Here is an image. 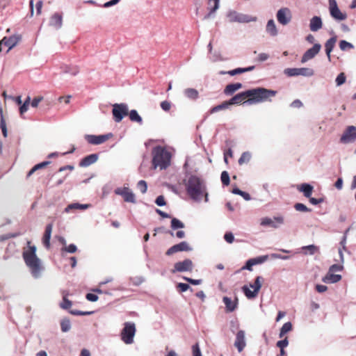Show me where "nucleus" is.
Listing matches in <instances>:
<instances>
[{
    "instance_id": "nucleus-1",
    "label": "nucleus",
    "mask_w": 356,
    "mask_h": 356,
    "mask_svg": "<svg viewBox=\"0 0 356 356\" xmlns=\"http://www.w3.org/2000/svg\"><path fill=\"white\" fill-rule=\"evenodd\" d=\"M276 93L275 90L257 88L238 93L228 101L231 106L243 103L254 104L268 100L269 98L275 96Z\"/></svg>"
},
{
    "instance_id": "nucleus-2",
    "label": "nucleus",
    "mask_w": 356,
    "mask_h": 356,
    "mask_svg": "<svg viewBox=\"0 0 356 356\" xmlns=\"http://www.w3.org/2000/svg\"><path fill=\"white\" fill-rule=\"evenodd\" d=\"M186 190L191 199L199 201L204 197L205 201H208L207 187L202 178L196 175H191L186 184Z\"/></svg>"
},
{
    "instance_id": "nucleus-3",
    "label": "nucleus",
    "mask_w": 356,
    "mask_h": 356,
    "mask_svg": "<svg viewBox=\"0 0 356 356\" xmlns=\"http://www.w3.org/2000/svg\"><path fill=\"white\" fill-rule=\"evenodd\" d=\"M35 252L36 247L31 245V242L28 241L27 246L24 248L22 256L32 276L34 278H38L41 276L42 267L40 260L38 258Z\"/></svg>"
},
{
    "instance_id": "nucleus-4",
    "label": "nucleus",
    "mask_w": 356,
    "mask_h": 356,
    "mask_svg": "<svg viewBox=\"0 0 356 356\" xmlns=\"http://www.w3.org/2000/svg\"><path fill=\"white\" fill-rule=\"evenodd\" d=\"M152 165L154 168L161 170L167 168L170 164L171 154L166 148L161 146H156L152 152Z\"/></svg>"
},
{
    "instance_id": "nucleus-5",
    "label": "nucleus",
    "mask_w": 356,
    "mask_h": 356,
    "mask_svg": "<svg viewBox=\"0 0 356 356\" xmlns=\"http://www.w3.org/2000/svg\"><path fill=\"white\" fill-rule=\"evenodd\" d=\"M263 281L264 278L262 277L257 276L253 284H250L249 286L244 285L242 287V291L247 298L254 299L258 296L261 288Z\"/></svg>"
},
{
    "instance_id": "nucleus-6",
    "label": "nucleus",
    "mask_w": 356,
    "mask_h": 356,
    "mask_svg": "<svg viewBox=\"0 0 356 356\" xmlns=\"http://www.w3.org/2000/svg\"><path fill=\"white\" fill-rule=\"evenodd\" d=\"M136 325L132 322H126L121 331L120 336L122 341L126 344H131L136 334Z\"/></svg>"
},
{
    "instance_id": "nucleus-7",
    "label": "nucleus",
    "mask_w": 356,
    "mask_h": 356,
    "mask_svg": "<svg viewBox=\"0 0 356 356\" xmlns=\"http://www.w3.org/2000/svg\"><path fill=\"white\" fill-rule=\"evenodd\" d=\"M227 17L229 22L248 23L256 21L255 17H251L247 15L239 13L236 11H230L228 13Z\"/></svg>"
},
{
    "instance_id": "nucleus-8",
    "label": "nucleus",
    "mask_w": 356,
    "mask_h": 356,
    "mask_svg": "<svg viewBox=\"0 0 356 356\" xmlns=\"http://www.w3.org/2000/svg\"><path fill=\"white\" fill-rule=\"evenodd\" d=\"M128 106L125 104H115L113 105L112 113L115 122H120L124 116L128 115Z\"/></svg>"
},
{
    "instance_id": "nucleus-9",
    "label": "nucleus",
    "mask_w": 356,
    "mask_h": 356,
    "mask_svg": "<svg viewBox=\"0 0 356 356\" xmlns=\"http://www.w3.org/2000/svg\"><path fill=\"white\" fill-rule=\"evenodd\" d=\"M114 193L122 196L124 202L136 203L135 195L128 186L118 187L115 189Z\"/></svg>"
},
{
    "instance_id": "nucleus-10",
    "label": "nucleus",
    "mask_w": 356,
    "mask_h": 356,
    "mask_svg": "<svg viewBox=\"0 0 356 356\" xmlns=\"http://www.w3.org/2000/svg\"><path fill=\"white\" fill-rule=\"evenodd\" d=\"M112 137H113V134L111 133L104 134V135H99V136H96V135H86L85 136V138L87 140V142L91 145L102 144V143H105L106 141H107L108 140H109Z\"/></svg>"
},
{
    "instance_id": "nucleus-11",
    "label": "nucleus",
    "mask_w": 356,
    "mask_h": 356,
    "mask_svg": "<svg viewBox=\"0 0 356 356\" xmlns=\"http://www.w3.org/2000/svg\"><path fill=\"white\" fill-rule=\"evenodd\" d=\"M356 139V127L348 126L342 134L340 142L344 144L354 142Z\"/></svg>"
},
{
    "instance_id": "nucleus-12",
    "label": "nucleus",
    "mask_w": 356,
    "mask_h": 356,
    "mask_svg": "<svg viewBox=\"0 0 356 356\" xmlns=\"http://www.w3.org/2000/svg\"><path fill=\"white\" fill-rule=\"evenodd\" d=\"M284 218L283 216H276L273 218H264L261 220V225L263 226H269L273 228H278L281 225L284 224Z\"/></svg>"
},
{
    "instance_id": "nucleus-13",
    "label": "nucleus",
    "mask_w": 356,
    "mask_h": 356,
    "mask_svg": "<svg viewBox=\"0 0 356 356\" xmlns=\"http://www.w3.org/2000/svg\"><path fill=\"white\" fill-rule=\"evenodd\" d=\"M193 267V262L191 259H186L182 261H179L175 264L174 268L172 273L191 271Z\"/></svg>"
},
{
    "instance_id": "nucleus-14",
    "label": "nucleus",
    "mask_w": 356,
    "mask_h": 356,
    "mask_svg": "<svg viewBox=\"0 0 356 356\" xmlns=\"http://www.w3.org/2000/svg\"><path fill=\"white\" fill-rule=\"evenodd\" d=\"M284 74L288 76H295L298 75L312 76L313 70L309 68H286L284 70Z\"/></svg>"
},
{
    "instance_id": "nucleus-15",
    "label": "nucleus",
    "mask_w": 356,
    "mask_h": 356,
    "mask_svg": "<svg viewBox=\"0 0 356 356\" xmlns=\"http://www.w3.org/2000/svg\"><path fill=\"white\" fill-rule=\"evenodd\" d=\"M277 19L282 25H286L291 19V13L288 8H282L277 13Z\"/></svg>"
},
{
    "instance_id": "nucleus-16",
    "label": "nucleus",
    "mask_w": 356,
    "mask_h": 356,
    "mask_svg": "<svg viewBox=\"0 0 356 356\" xmlns=\"http://www.w3.org/2000/svg\"><path fill=\"white\" fill-rule=\"evenodd\" d=\"M330 12L332 17L337 20H344L346 19V14L342 13L339 9L335 0H329Z\"/></svg>"
},
{
    "instance_id": "nucleus-17",
    "label": "nucleus",
    "mask_w": 356,
    "mask_h": 356,
    "mask_svg": "<svg viewBox=\"0 0 356 356\" xmlns=\"http://www.w3.org/2000/svg\"><path fill=\"white\" fill-rule=\"evenodd\" d=\"M191 248L186 241H182L178 244L172 245L165 252V254L170 256L175 253L181 251H190Z\"/></svg>"
},
{
    "instance_id": "nucleus-18",
    "label": "nucleus",
    "mask_w": 356,
    "mask_h": 356,
    "mask_svg": "<svg viewBox=\"0 0 356 356\" xmlns=\"http://www.w3.org/2000/svg\"><path fill=\"white\" fill-rule=\"evenodd\" d=\"M321 48L320 44H315L312 48L309 49L303 54L302 57V63H305L312 58H313L316 54H318Z\"/></svg>"
},
{
    "instance_id": "nucleus-19",
    "label": "nucleus",
    "mask_w": 356,
    "mask_h": 356,
    "mask_svg": "<svg viewBox=\"0 0 356 356\" xmlns=\"http://www.w3.org/2000/svg\"><path fill=\"white\" fill-rule=\"evenodd\" d=\"M245 346V332L243 330H239L236 335L234 346L237 348L238 351L241 353L243 351Z\"/></svg>"
},
{
    "instance_id": "nucleus-20",
    "label": "nucleus",
    "mask_w": 356,
    "mask_h": 356,
    "mask_svg": "<svg viewBox=\"0 0 356 356\" xmlns=\"http://www.w3.org/2000/svg\"><path fill=\"white\" fill-rule=\"evenodd\" d=\"M20 36L19 35H12L9 38L4 37L1 40V44H3V45L8 47V51L10 50L12 48H13L19 41Z\"/></svg>"
},
{
    "instance_id": "nucleus-21",
    "label": "nucleus",
    "mask_w": 356,
    "mask_h": 356,
    "mask_svg": "<svg viewBox=\"0 0 356 356\" xmlns=\"http://www.w3.org/2000/svg\"><path fill=\"white\" fill-rule=\"evenodd\" d=\"M98 159V156L96 154H92L88 156H85L82 159L79 163V166L81 167H88L93 163H95Z\"/></svg>"
},
{
    "instance_id": "nucleus-22",
    "label": "nucleus",
    "mask_w": 356,
    "mask_h": 356,
    "mask_svg": "<svg viewBox=\"0 0 356 356\" xmlns=\"http://www.w3.org/2000/svg\"><path fill=\"white\" fill-rule=\"evenodd\" d=\"M242 86L241 83H230L225 86L223 92L225 95H232L236 91L241 89Z\"/></svg>"
},
{
    "instance_id": "nucleus-23",
    "label": "nucleus",
    "mask_w": 356,
    "mask_h": 356,
    "mask_svg": "<svg viewBox=\"0 0 356 356\" xmlns=\"http://www.w3.org/2000/svg\"><path fill=\"white\" fill-rule=\"evenodd\" d=\"M254 69V66H250V67H244V68L238 67V68H236V69H234V70H230V71H228V72L220 71L219 72V74H229L231 76H234V75H236V74H241V73H243V72L252 71Z\"/></svg>"
},
{
    "instance_id": "nucleus-24",
    "label": "nucleus",
    "mask_w": 356,
    "mask_h": 356,
    "mask_svg": "<svg viewBox=\"0 0 356 356\" xmlns=\"http://www.w3.org/2000/svg\"><path fill=\"white\" fill-rule=\"evenodd\" d=\"M49 26L58 29L62 26V15L59 13H55L50 19Z\"/></svg>"
},
{
    "instance_id": "nucleus-25",
    "label": "nucleus",
    "mask_w": 356,
    "mask_h": 356,
    "mask_svg": "<svg viewBox=\"0 0 356 356\" xmlns=\"http://www.w3.org/2000/svg\"><path fill=\"white\" fill-rule=\"evenodd\" d=\"M341 280V275L334 274V273L328 271L327 275L322 279L325 283H337Z\"/></svg>"
},
{
    "instance_id": "nucleus-26",
    "label": "nucleus",
    "mask_w": 356,
    "mask_h": 356,
    "mask_svg": "<svg viewBox=\"0 0 356 356\" xmlns=\"http://www.w3.org/2000/svg\"><path fill=\"white\" fill-rule=\"evenodd\" d=\"M219 3L220 0H208L207 9L209 10V13L205 17L206 18L210 17V16L218 9Z\"/></svg>"
},
{
    "instance_id": "nucleus-27",
    "label": "nucleus",
    "mask_w": 356,
    "mask_h": 356,
    "mask_svg": "<svg viewBox=\"0 0 356 356\" xmlns=\"http://www.w3.org/2000/svg\"><path fill=\"white\" fill-rule=\"evenodd\" d=\"M223 302L225 305L226 311L227 312H232L236 308L237 299H236V300H232L230 298L224 297Z\"/></svg>"
},
{
    "instance_id": "nucleus-28",
    "label": "nucleus",
    "mask_w": 356,
    "mask_h": 356,
    "mask_svg": "<svg viewBox=\"0 0 356 356\" xmlns=\"http://www.w3.org/2000/svg\"><path fill=\"white\" fill-rule=\"evenodd\" d=\"M298 190L303 193L305 197H310L312 194L314 187L309 184H302L298 186Z\"/></svg>"
},
{
    "instance_id": "nucleus-29",
    "label": "nucleus",
    "mask_w": 356,
    "mask_h": 356,
    "mask_svg": "<svg viewBox=\"0 0 356 356\" xmlns=\"http://www.w3.org/2000/svg\"><path fill=\"white\" fill-rule=\"evenodd\" d=\"M310 30L312 31H317L322 27V21L319 17H314L309 24Z\"/></svg>"
},
{
    "instance_id": "nucleus-30",
    "label": "nucleus",
    "mask_w": 356,
    "mask_h": 356,
    "mask_svg": "<svg viewBox=\"0 0 356 356\" xmlns=\"http://www.w3.org/2000/svg\"><path fill=\"white\" fill-rule=\"evenodd\" d=\"M63 294V301L60 302V306L61 308L64 309H69L72 307V302L68 300L67 296H69V292L67 291H63L62 292Z\"/></svg>"
},
{
    "instance_id": "nucleus-31",
    "label": "nucleus",
    "mask_w": 356,
    "mask_h": 356,
    "mask_svg": "<svg viewBox=\"0 0 356 356\" xmlns=\"http://www.w3.org/2000/svg\"><path fill=\"white\" fill-rule=\"evenodd\" d=\"M336 41H337V38L335 37H332V38H330L326 42V43L325 44L326 54H327L329 60H330V54H331L333 48L334 47Z\"/></svg>"
},
{
    "instance_id": "nucleus-32",
    "label": "nucleus",
    "mask_w": 356,
    "mask_h": 356,
    "mask_svg": "<svg viewBox=\"0 0 356 356\" xmlns=\"http://www.w3.org/2000/svg\"><path fill=\"white\" fill-rule=\"evenodd\" d=\"M231 105L228 100L222 102L220 104L212 107L209 111V113L213 114L220 111L227 109Z\"/></svg>"
},
{
    "instance_id": "nucleus-33",
    "label": "nucleus",
    "mask_w": 356,
    "mask_h": 356,
    "mask_svg": "<svg viewBox=\"0 0 356 356\" xmlns=\"http://www.w3.org/2000/svg\"><path fill=\"white\" fill-rule=\"evenodd\" d=\"M90 204H82L79 203H72L69 204L65 209V212H70L73 209H81L84 210L89 208Z\"/></svg>"
},
{
    "instance_id": "nucleus-34",
    "label": "nucleus",
    "mask_w": 356,
    "mask_h": 356,
    "mask_svg": "<svg viewBox=\"0 0 356 356\" xmlns=\"http://www.w3.org/2000/svg\"><path fill=\"white\" fill-rule=\"evenodd\" d=\"M128 115L131 121L137 122L139 124L143 123V119L138 113L136 110H131L129 112L128 111Z\"/></svg>"
},
{
    "instance_id": "nucleus-35",
    "label": "nucleus",
    "mask_w": 356,
    "mask_h": 356,
    "mask_svg": "<svg viewBox=\"0 0 356 356\" xmlns=\"http://www.w3.org/2000/svg\"><path fill=\"white\" fill-rule=\"evenodd\" d=\"M266 31L272 36H275L277 34V28L273 19L268 20L266 25Z\"/></svg>"
},
{
    "instance_id": "nucleus-36",
    "label": "nucleus",
    "mask_w": 356,
    "mask_h": 356,
    "mask_svg": "<svg viewBox=\"0 0 356 356\" xmlns=\"http://www.w3.org/2000/svg\"><path fill=\"white\" fill-rule=\"evenodd\" d=\"M185 95L191 99H196L199 97V92L196 89L194 88H186L184 90Z\"/></svg>"
},
{
    "instance_id": "nucleus-37",
    "label": "nucleus",
    "mask_w": 356,
    "mask_h": 356,
    "mask_svg": "<svg viewBox=\"0 0 356 356\" xmlns=\"http://www.w3.org/2000/svg\"><path fill=\"white\" fill-rule=\"evenodd\" d=\"M292 330V324L290 322L285 323L280 329V337H282L286 333Z\"/></svg>"
},
{
    "instance_id": "nucleus-38",
    "label": "nucleus",
    "mask_w": 356,
    "mask_h": 356,
    "mask_svg": "<svg viewBox=\"0 0 356 356\" xmlns=\"http://www.w3.org/2000/svg\"><path fill=\"white\" fill-rule=\"evenodd\" d=\"M250 159H251L250 153H249L248 152H243L238 159V163L240 165H243L244 163H248L250 161Z\"/></svg>"
},
{
    "instance_id": "nucleus-39",
    "label": "nucleus",
    "mask_w": 356,
    "mask_h": 356,
    "mask_svg": "<svg viewBox=\"0 0 356 356\" xmlns=\"http://www.w3.org/2000/svg\"><path fill=\"white\" fill-rule=\"evenodd\" d=\"M171 227L172 229H177L179 228H184V224L179 220L173 218L171 220Z\"/></svg>"
},
{
    "instance_id": "nucleus-40",
    "label": "nucleus",
    "mask_w": 356,
    "mask_h": 356,
    "mask_svg": "<svg viewBox=\"0 0 356 356\" xmlns=\"http://www.w3.org/2000/svg\"><path fill=\"white\" fill-rule=\"evenodd\" d=\"M61 330L64 332H67L70 330L71 324L68 319H64L60 323Z\"/></svg>"
},
{
    "instance_id": "nucleus-41",
    "label": "nucleus",
    "mask_w": 356,
    "mask_h": 356,
    "mask_svg": "<svg viewBox=\"0 0 356 356\" xmlns=\"http://www.w3.org/2000/svg\"><path fill=\"white\" fill-rule=\"evenodd\" d=\"M221 181L223 185L228 186L230 183L229 175L227 171H223L221 173Z\"/></svg>"
},
{
    "instance_id": "nucleus-42",
    "label": "nucleus",
    "mask_w": 356,
    "mask_h": 356,
    "mask_svg": "<svg viewBox=\"0 0 356 356\" xmlns=\"http://www.w3.org/2000/svg\"><path fill=\"white\" fill-rule=\"evenodd\" d=\"M339 47L342 51H346L347 49H353V45L346 40H341L339 42Z\"/></svg>"
},
{
    "instance_id": "nucleus-43",
    "label": "nucleus",
    "mask_w": 356,
    "mask_h": 356,
    "mask_svg": "<svg viewBox=\"0 0 356 356\" xmlns=\"http://www.w3.org/2000/svg\"><path fill=\"white\" fill-rule=\"evenodd\" d=\"M294 208L298 211H301V212H309V211H311L310 209H309L304 204H302V203H296V204H295Z\"/></svg>"
},
{
    "instance_id": "nucleus-44",
    "label": "nucleus",
    "mask_w": 356,
    "mask_h": 356,
    "mask_svg": "<svg viewBox=\"0 0 356 356\" xmlns=\"http://www.w3.org/2000/svg\"><path fill=\"white\" fill-rule=\"evenodd\" d=\"M137 186L142 193H145L147 190V182L144 180L138 181Z\"/></svg>"
},
{
    "instance_id": "nucleus-45",
    "label": "nucleus",
    "mask_w": 356,
    "mask_h": 356,
    "mask_svg": "<svg viewBox=\"0 0 356 356\" xmlns=\"http://www.w3.org/2000/svg\"><path fill=\"white\" fill-rule=\"evenodd\" d=\"M44 168V161L35 165L27 174V177L31 176L36 170Z\"/></svg>"
},
{
    "instance_id": "nucleus-46",
    "label": "nucleus",
    "mask_w": 356,
    "mask_h": 356,
    "mask_svg": "<svg viewBox=\"0 0 356 356\" xmlns=\"http://www.w3.org/2000/svg\"><path fill=\"white\" fill-rule=\"evenodd\" d=\"M346 75L343 72H341L336 79V83L337 86H341L346 82Z\"/></svg>"
},
{
    "instance_id": "nucleus-47",
    "label": "nucleus",
    "mask_w": 356,
    "mask_h": 356,
    "mask_svg": "<svg viewBox=\"0 0 356 356\" xmlns=\"http://www.w3.org/2000/svg\"><path fill=\"white\" fill-rule=\"evenodd\" d=\"M51 225L46 226V248L49 246V239L51 236Z\"/></svg>"
},
{
    "instance_id": "nucleus-48",
    "label": "nucleus",
    "mask_w": 356,
    "mask_h": 356,
    "mask_svg": "<svg viewBox=\"0 0 356 356\" xmlns=\"http://www.w3.org/2000/svg\"><path fill=\"white\" fill-rule=\"evenodd\" d=\"M70 313L71 314H73L75 316H86V315H90V314H92L93 312H81L79 310L72 309V310H70Z\"/></svg>"
},
{
    "instance_id": "nucleus-49",
    "label": "nucleus",
    "mask_w": 356,
    "mask_h": 356,
    "mask_svg": "<svg viewBox=\"0 0 356 356\" xmlns=\"http://www.w3.org/2000/svg\"><path fill=\"white\" fill-rule=\"evenodd\" d=\"M62 250L70 253H74L77 250V248L74 244H70L68 246L63 248Z\"/></svg>"
},
{
    "instance_id": "nucleus-50",
    "label": "nucleus",
    "mask_w": 356,
    "mask_h": 356,
    "mask_svg": "<svg viewBox=\"0 0 356 356\" xmlns=\"http://www.w3.org/2000/svg\"><path fill=\"white\" fill-rule=\"evenodd\" d=\"M268 259V256H262L252 259L254 265L264 263Z\"/></svg>"
},
{
    "instance_id": "nucleus-51",
    "label": "nucleus",
    "mask_w": 356,
    "mask_h": 356,
    "mask_svg": "<svg viewBox=\"0 0 356 356\" xmlns=\"http://www.w3.org/2000/svg\"><path fill=\"white\" fill-rule=\"evenodd\" d=\"M177 289L179 292H184L186 291L188 289H190V286L188 284L179 283L177 285Z\"/></svg>"
},
{
    "instance_id": "nucleus-52",
    "label": "nucleus",
    "mask_w": 356,
    "mask_h": 356,
    "mask_svg": "<svg viewBox=\"0 0 356 356\" xmlns=\"http://www.w3.org/2000/svg\"><path fill=\"white\" fill-rule=\"evenodd\" d=\"M161 108L164 111H169L171 108V103L168 101H163L161 102Z\"/></svg>"
},
{
    "instance_id": "nucleus-53",
    "label": "nucleus",
    "mask_w": 356,
    "mask_h": 356,
    "mask_svg": "<svg viewBox=\"0 0 356 356\" xmlns=\"http://www.w3.org/2000/svg\"><path fill=\"white\" fill-rule=\"evenodd\" d=\"M0 129L2 131V134H3V136L7 137V136H8L7 127H6L5 121L3 120L2 116H1V124H0Z\"/></svg>"
},
{
    "instance_id": "nucleus-54",
    "label": "nucleus",
    "mask_w": 356,
    "mask_h": 356,
    "mask_svg": "<svg viewBox=\"0 0 356 356\" xmlns=\"http://www.w3.org/2000/svg\"><path fill=\"white\" fill-rule=\"evenodd\" d=\"M303 250H307L309 252V254H314L318 251V248L314 245H307L302 248Z\"/></svg>"
},
{
    "instance_id": "nucleus-55",
    "label": "nucleus",
    "mask_w": 356,
    "mask_h": 356,
    "mask_svg": "<svg viewBox=\"0 0 356 356\" xmlns=\"http://www.w3.org/2000/svg\"><path fill=\"white\" fill-rule=\"evenodd\" d=\"M224 238L228 243H232L234 241V237L232 232H226L224 235Z\"/></svg>"
},
{
    "instance_id": "nucleus-56",
    "label": "nucleus",
    "mask_w": 356,
    "mask_h": 356,
    "mask_svg": "<svg viewBox=\"0 0 356 356\" xmlns=\"http://www.w3.org/2000/svg\"><path fill=\"white\" fill-rule=\"evenodd\" d=\"M192 350L193 356H202L198 343L193 345L192 347Z\"/></svg>"
},
{
    "instance_id": "nucleus-57",
    "label": "nucleus",
    "mask_w": 356,
    "mask_h": 356,
    "mask_svg": "<svg viewBox=\"0 0 356 356\" xmlns=\"http://www.w3.org/2000/svg\"><path fill=\"white\" fill-rule=\"evenodd\" d=\"M155 203L158 205V206H164L165 205L166 202L165 201V199H164V197L163 195H159L156 197V200H155Z\"/></svg>"
},
{
    "instance_id": "nucleus-58",
    "label": "nucleus",
    "mask_w": 356,
    "mask_h": 356,
    "mask_svg": "<svg viewBox=\"0 0 356 356\" xmlns=\"http://www.w3.org/2000/svg\"><path fill=\"white\" fill-rule=\"evenodd\" d=\"M86 299L90 302H95L98 300V296L94 293H88L86 296Z\"/></svg>"
},
{
    "instance_id": "nucleus-59",
    "label": "nucleus",
    "mask_w": 356,
    "mask_h": 356,
    "mask_svg": "<svg viewBox=\"0 0 356 356\" xmlns=\"http://www.w3.org/2000/svg\"><path fill=\"white\" fill-rule=\"evenodd\" d=\"M288 344H289V341H288L287 338H285L283 340L279 341L277 343V346L280 348H284L285 347H286L288 346Z\"/></svg>"
},
{
    "instance_id": "nucleus-60",
    "label": "nucleus",
    "mask_w": 356,
    "mask_h": 356,
    "mask_svg": "<svg viewBox=\"0 0 356 356\" xmlns=\"http://www.w3.org/2000/svg\"><path fill=\"white\" fill-rule=\"evenodd\" d=\"M343 269V267L339 264H333L332 265L330 268L329 271L334 273L337 271H341Z\"/></svg>"
},
{
    "instance_id": "nucleus-61",
    "label": "nucleus",
    "mask_w": 356,
    "mask_h": 356,
    "mask_svg": "<svg viewBox=\"0 0 356 356\" xmlns=\"http://www.w3.org/2000/svg\"><path fill=\"white\" fill-rule=\"evenodd\" d=\"M184 280H185L186 281H187L188 282H189L193 285H198L202 283L201 280H193V279L186 277H184Z\"/></svg>"
},
{
    "instance_id": "nucleus-62",
    "label": "nucleus",
    "mask_w": 356,
    "mask_h": 356,
    "mask_svg": "<svg viewBox=\"0 0 356 356\" xmlns=\"http://www.w3.org/2000/svg\"><path fill=\"white\" fill-rule=\"evenodd\" d=\"M254 266V264H253V261H252V259L248 260L246 261V264L242 268V270H244V269H246V270H252V266Z\"/></svg>"
},
{
    "instance_id": "nucleus-63",
    "label": "nucleus",
    "mask_w": 356,
    "mask_h": 356,
    "mask_svg": "<svg viewBox=\"0 0 356 356\" xmlns=\"http://www.w3.org/2000/svg\"><path fill=\"white\" fill-rule=\"evenodd\" d=\"M42 5H43V3H42V0H39L37 1L36 5H35L37 15L41 14V10L42 8Z\"/></svg>"
},
{
    "instance_id": "nucleus-64",
    "label": "nucleus",
    "mask_w": 356,
    "mask_h": 356,
    "mask_svg": "<svg viewBox=\"0 0 356 356\" xmlns=\"http://www.w3.org/2000/svg\"><path fill=\"white\" fill-rule=\"evenodd\" d=\"M316 290L318 293H323L327 290V287L325 285L317 284L316 286Z\"/></svg>"
}]
</instances>
